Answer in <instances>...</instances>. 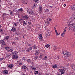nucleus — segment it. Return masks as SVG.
I'll use <instances>...</instances> for the list:
<instances>
[{
	"instance_id": "nucleus-62",
	"label": "nucleus",
	"mask_w": 75,
	"mask_h": 75,
	"mask_svg": "<svg viewBox=\"0 0 75 75\" xmlns=\"http://www.w3.org/2000/svg\"><path fill=\"white\" fill-rule=\"evenodd\" d=\"M0 28H1V26L0 25Z\"/></svg>"
},
{
	"instance_id": "nucleus-63",
	"label": "nucleus",
	"mask_w": 75,
	"mask_h": 75,
	"mask_svg": "<svg viewBox=\"0 0 75 75\" xmlns=\"http://www.w3.org/2000/svg\"><path fill=\"white\" fill-rule=\"evenodd\" d=\"M39 75H41V73H39Z\"/></svg>"
},
{
	"instance_id": "nucleus-46",
	"label": "nucleus",
	"mask_w": 75,
	"mask_h": 75,
	"mask_svg": "<svg viewBox=\"0 0 75 75\" xmlns=\"http://www.w3.org/2000/svg\"><path fill=\"white\" fill-rule=\"evenodd\" d=\"M19 64V65H23V63H22L21 62H20Z\"/></svg>"
},
{
	"instance_id": "nucleus-37",
	"label": "nucleus",
	"mask_w": 75,
	"mask_h": 75,
	"mask_svg": "<svg viewBox=\"0 0 75 75\" xmlns=\"http://www.w3.org/2000/svg\"><path fill=\"white\" fill-rule=\"evenodd\" d=\"M47 56H45L44 59H45V60L46 59H47Z\"/></svg>"
},
{
	"instance_id": "nucleus-18",
	"label": "nucleus",
	"mask_w": 75,
	"mask_h": 75,
	"mask_svg": "<svg viewBox=\"0 0 75 75\" xmlns=\"http://www.w3.org/2000/svg\"><path fill=\"white\" fill-rule=\"evenodd\" d=\"M73 21L74 22H75V13L74 14V18L73 19Z\"/></svg>"
},
{
	"instance_id": "nucleus-29",
	"label": "nucleus",
	"mask_w": 75,
	"mask_h": 75,
	"mask_svg": "<svg viewBox=\"0 0 75 75\" xmlns=\"http://www.w3.org/2000/svg\"><path fill=\"white\" fill-rule=\"evenodd\" d=\"M12 51H13V49H11L10 50H8V52H12Z\"/></svg>"
},
{
	"instance_id": "nucleus-8",
	"label": "nucleus",
	"mask_w": 75,
	"mask_h": 75,
	"mask_svg": "<svg viewBox=\"0 0 75 75\" xmlns=\"http://www.w3.org/2000/svg\"><path fill=\"white\" fill-rule=\"evenodd\" d=\"M23 18H25V19H28L29 17L28 15H25L23 17Z\"/></svg>"
},
{
	"instance_id": "nucleus-42",
	"label": "nucleus",
	"mask_w": 75,
	"mask_h": 75,
	"mask_svg": "<svg viewBox=\"0 0 75 75\" xmlns=\"http://www.w3.org/2000/svg\"><path fill=\"white\" fill-rule=\"evenodd\" d=\"M11 14H14V12H13V11H11V12H10Z\"/></svg>"
},
{
	"instance_id": "nucleus-5",
	"label": "nucleus",
	"mask_w": 75,
	"mask_h": 75,
	"mask_svg": "<svg viewBox=\"0 0 75 75\" xmlns=\"http://www.w3.org/2000/svg\"><path fill=\"white\" fill-rule=\"evenodd\" d=\"M0 43L2 45H5L6 42H4V40H0Z\"/></svg>"
},
{
	"instance_id": "nucleus-40",
	"label": "nucleus",
	"mask_w": 75,
	"mask_h": 75,
	"mask_svg": "<svg viewBox=\"0 0 75 75\" xmlns=\"http://www.w3.org/2000/svg\"><path fill=\"white\" fill-rule=\"evenodd\" d=\"M54 50H57V47L55 46L54 47Z\"/></svg>"
},
{
	"instance_id": "nucleus-34",
	"label": "nucleus",
	"mask_w": 75,
	"mask_h": 75,
	"mask_svg": "<svg viewBox=\"0 0 75 75\" xmlns=\"http://www.w3.org/2000/svg\"><path fill=\"white\" fill-rule=\"evenodd\" d=\"M33 48L34 49H35V48H37V46L35 45L34 46H33Z\"/></svg>"
},
{
	"instance_id": "nucleus-15",
	"label": "nucleus",
	"mask_w": 75,
	"mask_h": 75,
	"mask_svg": "<svg viewBox=\"0 0 75 75\" xmlns=\"http://www.w3.org/2000/svg\"><path fill=\"white\" fill-rule=\"evenodd\" d=\"M16 28H15L14 27H13L11 30L13 32L16 31Z\"/></svg>"
},
{
	"instance_id": "nucleus-26",
	"label": "nucleus",
	"mask_w": 75,
	"mask_h": 75,
	"mask_svg": "<svg viewBox=\"0 0 75 75\" xmlns=\"http://www.w3.org/2000/svg\"><path fill=\"white\" fill-rule=\"evenodd\" d=\"M34 74L35 75H37V74H38V71H35L34 72Z\"/></svg>"
},
{
	"instance_id": "nucleus-51",
	"label": "nucleus",
	"mask_w": 75,
	"mask_h": 75,
	"mask_svg": "<svg viewBox=\"0 0 75 75\" xmlns=\"http://www.w3.org/2000/svg\"><path fill=\"white\" fill-rule=\"evenodd\" d=\"M41 28V26H40V25L38 27V29L40 28Z\"/></svg>"
},
{
	"instance_id": "nucleus-32",
	"label": "nucleus",
	"mask_w": 75,
	"mask_h": 75,
	"mask_svg": "<svg viewBox=\"0 0 75 75\" xmlns=\"http://www.w3.org/2000/svg\"><path fill=\"white\" fill-rule=\"evenodd\" d=\"M19 11L22 12L23 11V9H22V8H21V9H19Z\"/></svg>"
},
{
	"instance_id": "nucleus-35",
	"label": "nucleus",
	"mask_w": 75,
	"mask_h": 75,
	"mask_svg": "<svg viewBox=\"0 0 75 75\" xmlns=\"http://www.w3.org/2000/svg\"><path fill=\"white\" fill-rule=\"evenodd\" d=\"M45 12L46 13H49V10L48 9H46Z\"/></svg>"
},
{
	"instance_id": "nucleus-60",
	"label": "nucleus",
	"mask_w": 75,
	"mask_h": 75,
	"mask_svg": "<svg viewBox=\"0 0 75 75\" xmlns=\"http://www.w3.org/2000/svg\"><path fill=\"white\" fill-rule=\"evenodd\" d=\"M54 30H56V28L54 27Z\"/></svg>"
},
{
	"instance_id": "nucleus-23",
	"label": "nucleus",
	"mask_w": 75,
	"mask_h": 75,
	"mask_svg": "<svg viewBox=\"0 0 75 75\" xmlns=\"http://www.w3.org/2000/svg\"><path fill=\"white\" fill-rule=\"evenodd\" d=\"M45 23L47 25H48V24H49V22L48 21H46Z\"/></svg>"
},
{
	"instance_id": "nucleus-4",
	"label": "nucleus",
	"mask_w": 75,
	"mask_h": 75,
	"mask_svg": "<svg viewBox=\"0 0 75 75\" xmlns=\"http://www.w3.org/2000/svg\"><path fill=\"white\" fill-rule=\"evenodd\" d=\"M66 30H67V27H65L64 31L61 34V35L62 37H64L65 33L66 32Z\"/></svg>"
},
{
	"instance_id": "nucleus-20",
	"label": "nucleus",
	"mask_w": 75,
	"mask_h": 75,
	"mask_svg": "<svg viewBox=\"0 0 75 75\" xmlns=\"http://www.w3.org/2000/svg\"><path fill=\"white\" fill-rule=\"evenodd\" d=\"M57 64H54L52 66V68H57Z\"/></svg>"
},
{
	"instance_id": "nucleus-28",
	"label": "nucleus",
	"mask_w": 75,
	"mask_h": 75,
	"mask_svg": "<svg viewBox=\"0 0 75 75\" xmlns=\"http://www.w3.org/2000/svg\"><path fill=\"white\" fill-rule=\"evenodd\" d=\"M42 9V7H40L39 8V11H41Z\"/></svg>"
},
{
	"instance_id": "nucleus-43",
	"label": "nucleus",
	"mask_w": 75,
	"mask_h": 75,
	"mask_svg": "<svg viewBox=\"0 0 75 75\" xmlns=\"http://www.w3.org/2000/svg\"><path fill=\"white\" fill-rule=\"evenodd\" d=\"M56 34L57 35H59V34L57 32H56Z\"/></svg>"
},
{
	"instance_id": "nucleus-24",
	"label": "nucleus",
	"mask_w": 75,
	"mask_h": 75,
	"mask_svg": "<svg viewBox=\"0 0 75 75\" xmlns=\"http://www.w3.org/2000/svg\"><path fill=\"white\" fill-rule=\"evenodd\" d=\"M13 67V65L12 64H10L8 65V68H12Z\"/></svg>"
},
{
	"instance_id": "nucleus-7",
	"label": "nucleus",
	"mask_w": 75,
	"mask_h": 75,
	"mask_svg": "<svg viewBox=\"0 0 75 75\" xmlns=\"http://www.w3.org/2000/svg\"><path fill=\"white\" fill-rule=\"evenodd\" d=\"M21 23L22 24H25V25H27V23H25V21L21 19Z\"/></svg>"
},
{
	"instance_id": "nucleus-59",
	"label": "nucleus",
	"mask_w": 75,
	"mask_h": 75,
	"mask_svg": "<svg viewBox=\"0 0 75 75\" xmlns=\"http://www.w3.org/2000/svg\"><path fill=\"white\" fill-rule=\"evenodd\" d=\"M22 25H23V26H24V25H25L24 24H22Z\"/></svg>"
},
{
	"instance_id": "nucleus-54",
	"label": "nucleus",
	"mask_w": 75,
	"mask_h": 75,
	"mask_svg": "<svg viewBox=\"0 0 75 75\" xmlns=\"http://www.w3.org/2000/svg\"><path fill=\"white\" fill-rule=\"evenodd\" d=\"M28 46H29V47H31V44H30L28 45Z\"/></svg>"
},
{
	"instance_id": "nucleus-12",
	"label": "nucleus",
	"mask_w": 75,
	"mask_h": 75,
	"mask_svg": "<svg viewBox=\"0 0 75 75\" xmlns=\"http://www.w3.org/2000/svg\"><path fill=\"white\" fill-rule=\"evenodd\" d=\"M50 34H51V32L50 31H48L47 32V36H50Z\"/></svg>"
},
{
	"instance_id": "nucleus-64",
	"label": "nucleus",
	"mask_w": 75,
	"mask_h": 75,
	"mask_svg": "<svg viewBox=\"0 0 75 75\" xmlns=\"http://www.w3.org/2000/svg\"><path fill=\"white\" fill-rule=\"evenodd\" d=\"M58 75H61V74H58Z\"/></svg>"
},
{
	"instance_id": "nucleus-1",
	"label": "nucleus",
	"mask_w": 75,
	"mask_h": 75,
	"mask_svg": "<svg viewBox=\"0 0 75 75\" xmlns=\"http://www.w3.org/2000/svg\"><path fill=\"white\" fill-rule=\"evenodd\" d=\"M63 54L64 55H66L67 57H68L69 56H71V54L69 53H68V52L67 51V50H62Z\"/></svg>"
},
{
	"instance_id": "nucleus-13",
	"label": "nucleus",
	"mask_w": 75,
	"mask_h": 75,
	"mask_svg": "<svg viewBox=\"0 0 75 75\" xmlns=\"http://www.w3.org/2000/svg\"><path fill=\"white\" fill-rule=\"evenodd\" d=\"M42 34H40L39 36V39H40V40H41V39H42Z\"/></svg>"
},
{
	"instance_id": "nucleus-19",
	"label": "nucleus",
	"mask_w": 75,
	"mask_h": 75,
	"mask_svg": "<svg viewBox=\"0 0 75 75\" xmlns=\"http://www.w3.org/2000/svg\"><path fill=\"white\" fill-rule=\"evenodd\" d=\"M31 68L32 70H36V68H35V67L32 66L31 67Z\"/></svg>"
},
{
	"instance_id": "nucleus-57",
	"label": "nucleus",
	"mask_w": 75,
	"mask_h": 75,
	"mask_svg": "<svg viewBox=\"0 0 75 75\" xmlns=\"http://www.w3.org/2000/svg\"><path fill=\"white\" fill-rule=\"evenodd\" d=\"M64 7H65L66 6V5L64 4L63 5Z\"/></svg>"
},
{
	"instance_id": "nucleus-10",
	"label": "nucleus",
	"mask_w": 75,
	"mask_h": 75,
	"mask_svg": "<svg viewBox=\"0 0 75 75\" xmlns=\"http://www.w3.org/2000/svg\"><path fill=\"white\" fill-rule=\"evenodd\" d=\"M71 9L72 10H73V11H74L75 10V5H73L71 7Z\"/></svg>"
},
{
	"instance_id": "nucleus-53",
	"label": "nucleus",
	"mask_w": 75,
	"mask_h": 75,
	"mask_svg": "<svg viewBox=\"0 0 75 75\" xmlns=\"http://www.w3.org/2000/svg\"><path fill=\"white\" fill-rule=\"evenodd\" d=\"M3 16H6V13H4L3 14Z\"/></svg>"
},
{
	"instance_id": "nucleus-16",
	"label": "nucleus",
	"mask_w": 75,
	"mask_h": 75,
	"mask_svg": "<svg viewBox=\"0 0 75 75\" xmlns=\"http://www.w3.org/2000/svg\"><path fill=\"white\" fill-rule=\"evenodd\" d=\"M13 58L15 59H17V58H18V56L16 55L15 56H13Z\"/></svg>"
},
{
	"instance_id": "nucleus-3",
	"label": "nucleus",
	"mask_w": 75,
	"mask_h": 75,
	"mask_svg": "<svg viewBox=\"0 0 75 75\" xmlns=\"http://www.w3.org/2000/svg\"><path fill=\"white\" fill-rule=\"evenodd\" d=\"M59 71L61 72V75L64 74H65V71L63 69H59Z\"/></svg>"
},
{
	"instance_id": "nucleus-9",
	"label": "nucleus",
	"mask_w": 75,
	"mask_h": 75,
	"mask_svg": "<svg viewBox=\"0 0 75 75\" xmlns=\"http://www.w3.org/2000/svg\"><path fill=\"white\" fill-rule=\"evenodd\" d=\"M22 2L23 4H27V0H22Z\"/></svg>"
},
{
	"instance_id": "nucleus-22",
	"label": "nucleus",
	"mask_w": 75,
	"mask_h": 75,
	"mask_svg": "<svg viewBox=\"0 0 75 75\" xmlns=\"http://www.w3.org/2000/svg\"><path fill=\"white\" fill-rule=\"evenodd\" d=\"M35 54L36 55H38V54H39V53H38V52L37 51H35Z\"/></svg>"
},
{
	"instance_id": "nucleus-25",
	"label": "nucleus",
	"mask_w": 75,
	"mask_h": 75,
	"mask_svg": "<svg viewBox=\"0 0 75 75\" xmlns=\"http://www.w3.org/2000/svg\"><path fill=\"white\" fill-rule=\"evenodd\" d=\"M45 46L46 48H48L50 47V45L47 44L45 45Z\"/></svg>"
},
{
	"instance_id": "nucleus-39",
	"label": "nucleus",
	"mask_w": 75,
	"mask_h": 75,
	"mask_svg": "<svg viewBox=\"0 0 75 75\" xmlns=\"http://www.w3.org/2000/svg\"><path fill=\"white\" fill-rule=\"evenodd\" d=\"M28 24H29L30 25H31V22H29L28 23Z\"/></svg>"
},
{
	"instance_id": "nucleus-36",
	"label": "nucleus",
	"mask_w": 75,
	"mask_h": 75,
	"mask_svg": "<svg viewBox=\"0 0 75 75\" xmlns=\"http://www.w3.org/2000/svg\"><path fill=\"white\" fill-rule=\"evenodd\" d=\"M4 59V58H0V61H3V59Z\"/></svg>"
},
{
	"instance_id": "nucleus-11",
	"label": "nucleus",
	"mask_w": 75,
	"mask_h": 75,
	"mask_svg": "<svg viewBox=\"0 0 75 75\" xmlns=\"http://www.w3.org/2000/svg\"><path fill=\"white\" fill-rule=\"evenodd\" d=\"M3 73L5 74H8V72L7 70H5L4 71H3Z\"/></svg>"
},
{
	"instance_id": "nucleus-31",
	"label": "nucleus",
	"mask_w": 75,
	"mask_h": 75,
	"mask_svg": "<svg viewBox=\"0 0 75 75\" xmlns=\"http://www.w3.org/2000/svg\"><path fill=\"white\" fill-rule=\"evenodd\" d=\"M6 57L7 58H10V57H11V55H7Z\"/></svg>"
},
{
	"instance_id": "nucleus-48",
	"label": "nucleus",
	"mask_w": 75,
	"mask_h": 75,
	"mask_svg": "<svg viewBox=\"0 0 75 75\" xmlns=\"http://www.w3.org/2000/svg\"><path fill=\"white\" fill-rule=\"evenodd\" d=\"M73 31H75V26L73 28Z\"/></svg>"
},
{
	"instance_id": "nucleus-27",
	"label": "nucleus",
	"mask_w": 75,
	"mask_h": 75,
	"mask_svg": "<svg viewBox=\"0 0 75 75\" xmlns=\"http://www.w3.org/2000/svg\"><path fill=\"white\" fill-rule=\"evenodd\" d=\"M9 36H6L5 38V40H7L8 38H9Z\"/></svg>"
},
{
	"instance_id": "nucleus-56",
	"label": "nucleus",
	"mask_w": 75,
	"mask_h": 75,
	"mask_svg": "<svg viewBox=\"0 0 75 75\" xmlns=\"http://www.w3.org/2000/svg\"><path fill=\"white\" fill-rule=\"evenodd\" d=\"M29 29H31V26L29 27Z\"/></svg>"
},
{
	"instance_id": "nucleus-47",
	"label": "nucleus",
	"mask_w": 75,
	"mask_h": 75,
	"mask_svg": "<svg viewBox=\"0 0 75 75\" xmlns=\"http://www.w3.org/2000/svg\"><path fill=\"white\" fill-rule=\"evenodd\" d=\"M3 29H0V32H3Z\"/></svg>"
},
{
	"instance_id": "nucleus-52",
	"label": "nucleus",
	"mask_w": 75,
	"mask_h": 75,
	"mask_svg": "<svg viewBox=\"0 0 75 75\" xmlns=\"http://www.w3.org/2000/svg\"><path fill=\"white\" fill-rule=\"evenodd\" d=\"M22 59L23 60H25V58L23 57Z\"/></svg>"
},
{
	"instance_id": "nucleus-50",
	"label": "nucleus",
	"mask_w": 75,
	"mask_h": 75,
	"mask_svg": "<svg viewBox=\"0 0 75 75\" xmlns=\"http://www.w3.org/2000/svg\"><path fill=\"white\" fill-rule=\"evenodd\" d=\"M33 0L35 1V2H37V1H38V0Z\"/></svg>"
},
{
	"instance_id": "nucleus-17",
	"label": "nucleus",
	"mask_w": 75,
	"mask_h": 75,
	"mask_svg": "<svg viewBox=\"0 0 75 75\" xmlns=\"http://www.w3.org/2000/svg\"><path fill=\"white\" fill-rule=\"evenodd\" d=\"M27 61L28 63H30V62L31 64H33V62H31L30 59H27Z\"/></svg>"
},
{
	"instance_id": "nucleus-58",
	"label": "nucleus",
	"mask_w": 75,
	"mask_h": 75,
	"mask_svg": "<svg viewBox=\"0 0 75 75\" xmlns=\"http://www.w3.org/2000/svg\"><path fill=\"white\" fill-rule=\"evenodd\" d=\"M49 21H51V19H49Z\"/></svg>"
},
{
	"instance_id": "nucleus-55",
	"label": "nucleus",
	"mask_w": 75,
	"mask_h": 75,
	"mask_svg": "<svg viewBox=\"0 0 75 75\" xmlns=\"http://www.w3.org/2000/svg\"><path fill=\"white\" fill-rule=\"evenodd\" d=\"M55 30V33H57V29H56Z\"/></svg>"
},
{
	"instance_id": "nucleus-14",
	"label": "nucleus",
	"mask_w": 75,
	"mask_h": 75,
	"mask_svg": "<svg viewBox=\"0 0 75 75\" xmlns=\"http://www.w3.org/2000/svg\"><path fill=\"white\" fill-rule=\"evenodd\" d=\"M22 68L23 69H25L27 68V67L25 66H23L22 67Z\"/></svg>"
},
{
	"instance_id": "nucleus-45",
	"label": "nucleus",
	"mask_w": 75,
	"mask_h": 75,
	"mask_svg": "<svg viewBox=\"0 0 75 75\" xmlns=\"http://www.w3.org/2000/svg\"><path fill=\"white\" fill-rule=\"evenodd\" d=\"M42 55H40L39 56L40 58H42Z\"/></svg>"
},
{
	"instance_id": "nucleus-2",
	"label": "nucleus",
	"mask_w": 75,
	"mask_h": 75,
	"mask_svg": "<svg viewBox=\"0 0 75 75\" xmlns=\"http://www.w3.org/2000/svg\"><path fill=\"white\" fill-rule=\"evenodd\" d=\"M27 11L30 14H32V15H35V13L33 12V11L31 9L27 10Z\"/></svg>"
},
{
	"instance_id": "nucleus-44",
	"label": "nucleus",
	"mask_w": 75,
	"mask_h": 75,
	"mask_svg": "<svg viewBox=\"0 0 75 75\" xmlns=\"http://www.w3.org/2000/svg\"><path fill=\"white\" fill-rule=\"evenodd\" d=\"M29 50V51H31V50H32V47H30L29 48H28Z\"/></svg>"
},
{
	"instance_id": "nucleus-61",
	"label": "nucleus",
	"mask_w": 75,
	"mask_h": 75,
	"mask_svg": "<svg viewBox=\"0 0 75 75\" xmlns=\"http://www.w3.org/2000/svg\"><path fill=\"white\" fill-rule=\"evenodd\" d=\"M13 11V13H14V10H13V11Z\"/></svg>"
},
{
	"instance_id": "nucleus-33",
	"label": "nucleus",
	"mask_w": 75,
	"mask_h": 75,
	"mask_svg": "<svg viewBox=\"0 0 75 75\" xmlns=\"http://www.w3.org/2000/svg\"><path fill=\"white\" fill-rule=\"evenodd\" d=\"M38 58V56H35L34 57V59L36 60Z\"/></svg>"
},
{
	"instance_id": "nucleus-38",
	"label": "nucleus",
	"mask_w": 75,
	"mask_h": 75,
	"mask_svg": "<svg viewBox=\"0 0 75 75\" xmlns=\"http://www.w3.org/2000/svg\"><path fill=\"white\" fill-rule=\"evenodd\" d=\"M33 6L34 7H36V4H33Z\"/></svg>"
},
{
	"instance_id": "nucleus-30",
	"label": "nucleus",
	"mask_w": 75,
	"mask_h": 75,
	"mask_svg": "<svg viewBox=\"0 0 75 75\" xmlns=\"http://www.w3.org/2000/svg\"><path fill=\"white\" fill-rule=\"evenodd\" d=\"M15 40H19V38L17 37H16L15 38Z\"/></svg>"
},
{
	"instance_id": "nucleus-49",
	"label": "nucleus",
	"mask_w": 75,
	"mask_h": 75,
	"mask_svg": "<svg viewBox=\"0 0 75 75\" xmlns=\"http://www.w3.org/2000/svg\"><path fill=\"white\" fill-rule=\"evenodd\" d=\"M17 23H14V25H15V26H17Z\"/></svg>"
},
{
	"instance_id": "nucleus-6",
	"label": "nucleus",
	"mask_w": 75,
	"mask_h": 75,
	"mask_svg": "<svg viewBox=\"0 0 75 75\" xmlns=\"http://www.w3.org/2000/svg\"><path fill=\"white\" fill-rule=\"evenodd\" d=\"M18 53V52L17 51L13 52L12 53V54L13 56L17 55V54Z\"/></svg>"
},
{
	"instance_id": "nucleus-21",
	"label": "nucleus",
	"mask_w": 75,
	"mask_h": 75,
	"mask_svg": "<svg viewBox=\"0 0 75 75\" xmlns=\"http://www.w3.org/2000/svg\"><path fill=\"white\" fill-rule=\"evenodd\" d=\"M5 49H6V50H8V51L9 50H10V48H9V47H5Z\"/></svg>"
},
{
	"instance_id": "nucleus-41",
	"label": "nucleus",
	"mask_w": 75,
	"mask_h": 75,
	"mask_svg": "<svg viewBox=\"0 0 75 75\" xmlns=\"http://www.w3.org/2000/svg\"><path fill=\"white\" fill-rule=\"evenodd\" d=\"M26 51L28 52H30V50H29V49L28 48L26 50Z\"/></svg>"
}]
</instances>
